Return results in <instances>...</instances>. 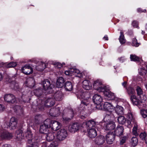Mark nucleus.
<instances>
[{
  "mask_svg": "<svg viewBox=\"0 0 147 147\" xmlns=\"http://www.w3.org/2000/svg\"><path fill=\"white\" fill-rule=\"evenodd\" d=\"M51 120L49 119H46L40 127V131L41 133L47 134L48 133V129L49 127H51L50 125Z\"/></svg>",
  "mask_w": 147,
  "mask_h": 147,
  "instance_id": "f257e3e1",
  "label": "nucleus"
},
{
  "mask_svg": "<svg viewBox=\"0 0 147 147\" xmlns=\"http://www.w3.org/2000/svg\"><path fill=\"white\" fill-rule=\"evenodd\" d=\"M24 134L28 139V143L32 144L33 143H37L38 142V138L35 137L33 138H32V134L31 131L29 129H27L25 133Z\"/></svg>",
  "mask_w": 147,
  "mask_h": 147,
  "instance_id": "f03ea898",
  "label": "nucleus"
},
{
  "mask_svg": "<svg viewBox=\"0 0 147 147\" xmlns=\"http://www.w3.org/2000/svg\"><path fill=\"white\" fill-rule=\"evenodd\" d=\"M93 88L98 92H104L105 90V87L102 85L101 82L96 80L94 82L93 84Z\"/></svg>",
  "mask_w": 147,
  "mask_h": 147,
  "instance_id": "7ed1b4c3",
  "label": "nucleus"
},
{
  "mask_svg": "<svg viewBox=\"0 0 147 147\" xmlns=\"http://www.w3.org/2000/svg\"><path fill=\"white\" fill-rule=\"evenodd\" d=\"M12 137V134L0 127V139L5 140L11 138Z\"/></svg>",
  "mask_w": 147,
  "mask_h": 147,
  "instance_id": "20e7f679",
  "label": "nucleus"
},
{
  "mask_svg": "<svg viewBox=\"0 0 147 147\" xmlns=\"http://www.w3.org/2000/svg\"><path fill=\"white\" fill-rule=\"evenodd\" d=\"M64 113L66 112L67 117L64 116L63 117V120L65 121H68L73 118L74 116V113L72 109H67L64 110Z\"/></svg>",
  "mask_w": 147,
  "mask_h": 147,
  "instance_id": "39448f33",
  "label": "nucleus"
},
{
  "mask_svg": "<svg viewBox=\"0 0 147 147\" xmlns=\"http://www.w3.org/2000/svg\"><path fill=\"white\" fill-rule=\"evenodd\" d=\"M43 88L45 91L52 89L54 87V85L48 79L43 80L41 83Z\"/></svg>",
  "mask_w": 147,
  "mask_h": 147,
  "instance_id": "423d86ee",
  "label": "nucleus"
},
{
  "mask_svg": "<svg viewBox=\"0 0 147 147\" xmlns=\"http://www.w3.org/2000/svg\"><path fill=\"white\" fill-rule=\"evenodd\" d=\"M67 136V131L65 129H61L58 131L57 134V138L60 141L65 139Z\"/></svg>",
  "mask_w": 147,
  "mask_h": 147,
  "instance_id": "0eeeda50",
  "label": "nucleus"
},
{
  "mask_svg": "<svg viewBox=\"0 0 147 147\" xmlns=\"http://www.w3.org/2000/svg\"><path fill=\"white\" fill-rule=\"evenodd\" d=\"M103 110L107 112V113L112 112L114 110V107L110 104L108 102H105L103 105Z\"/></svg>",
  "mask_w": 147,
  "mask_h": 147,
  "instance_id": "6e6552de",
  "label": "nucleus"
},
{
  "mask_svg": "<svg viewBox=\"0 0 147 147\" xmlns=\"http://www.w3.org/2000/svg\"><path fill=\"white\" fill-rule=\"evenodd\" d=\"M115 127V123L113 121H110L105 123L104 127L106 130H113Z\"/></svg>",
  "mask_w": 147,
  "mask_h": 147,
  "instance_id": "1a4fd4ad",
  "label": "nucleus"
},
{
  "mask_svg": "<svg viewBox=\"0 0 147 147\" xmlns=\"http://www.w3.org/2000/svg\"><path fill=\"white\" fill-rule=\"evenodd\" d=\"M115 136L112 132H109L106 136V140L107 143L109 144H112L115 140Z\"/></svg>",
  "mask_w": 147,
  "mask_h": 147,
  "instance_id": "9d476101",
  "label": "nucleus"
},
{
  "mask_svg": "<svg viewBox=\"0 0 147 147\" xmlns=\"http://www.w3.org/2000/svg\"><path fill=\"white\" fill-rule=\"evenodd\" d=\"M4 100L9 103H13L16 102L15 96L11 94L5 95L4 97Z\"/></svg>",
  "mask_w": 147,
  "mask_h": 147,
  "instance_id": "9b49d317",
  "label": "nucleus"
},
{
  "mask_svg": "<svg viewBox=\"0 0 147 147\" xmlns=\"http://www.w3.org/2000/svg\"><path fill=\"white\" fill-rule=\"evenodd\" d=\"M21 70L22 72L26 75L30 74L33 71L32 68L28 65H26L23 67Z\"/></svg>",
  "mask_w": 147,
  "mask_h": 147,
  "instance_id": "f8f14e48",
  "label": "nucleus"
},
{
  "mask_svg": "<svg viewBox=\"0 0 147 147\" xmlns=\"http://www.w3.org/2000/svg\"><path fill=\"white\" fill-rule=\"evenodd\" d=\"M60 108L57 107L56 108H52L50 109L49 113L52 116L57 117L60 114Z\"/></svg>",
  "mask_w": 147,
  "mask_h": 147,
  "instance_id": "ddd939ff",
  "label": "nucleus"
},
{
  "mask_svg": "<svg viewBox=\"0 0 147 147\" xmlns=\"http://www.w3.org/2000/svg\"><path fill=\"white\" fill-rule=\"evenodd\" d=\"M114 118V116L112 112L107 113V114L103 119V121L105 122V123H107V122L110 121H113L112 120Z\"/></svg>",
  "mask_w": 147,
  "mask_h": 147,
  "instance_id": "4468645a",
  "label": "nucleus"
},
{
  "mask_svg": "<svg viewBox=\"0 0 147 147\" xmlns=\"http://www.w3.org/2000/svg\"><path fill=\"white\" fill-rule=\"evenodd\" d=\"M79 129V124L77 123H74L69 126V131L71 132L74 133L78 131Z\"/></svg>",
  "mask_w": 147,
  "mask_h": 147,
  "instance_id": "2eb2a0df",
  "label": "nucleus"
},
{
  "mask_svg": "<svg viewBox=\"0 0 147 147\" xmlns=\"http://www.w3.org/2000/svg\"><path fill=\"white\" fill-rule=\"evenodd\" d=\"M17 124V119L15 117H13L10 119L9 126L12 129H14L16 127Z\"/></svg>",
  "mask_w": 147,
  "mask_h": 147,
  "instance_id": "dca6fc26",
  "label": "nucleus"
},
{
  "mask_svg": "<svg viewBox=\"0 0 147 147\" xmlns=\"http://www.w3.org/2000/svg\"><path fill=\"white\" fill-rule=\"evenodd\" d=\"M50 124L51 125L52 129L54 131L57 130L60 127V123L56 121H51Z\"/></svg>",
  "mask_w": 147,
  "mask_h": 147,
  "instance_id": "f3484780",
  "label": "nucleus"
},
{
  "mask_svg": "<svg viewBox=\"0 0 147 147\" xmlns=\"http://www.w3.org/2000/svg\"><path fill=\"white\" fill-rule=\"evenodd\" d=\"M93 100L95 104L99 105L102 101V99L100 95L95 94L93 97Z\"/></svg>",
  "mask_w": 147,
  "mask_h": 147,
  "instance_id": "a211bd4d",
  "label": "nucleus"
},
{
  "mask_svg": "<svg viewBox=\"0 0 147 147\" xmlns=\"http://www.w3.org/2000/svg\"><path fill=\"white\" fill-rule=\"evenodd\" d=\"M95 142L97 145H102L105 142V137L102 135L98 136L95 138Z\"/></svg>",
  "mask_w": 147,
  "mask_h": 147,
  "instance_id": "6ab92c4d",
  "label": "nucleus"
},
{
  "mask_svg": "<svg viewBox=\"0 0 147 147\" xmlns=\"http://www.w3.org/2000/svg\"><path fill=\"white\" fill-rule=\"evenodd\" d=\"M123 127L122 126H119L117 127L115 131V134L117 136H120L123 134Z\"/></svg>",
  "mask_w": 147,
  "mask_h": 147,
  "instance_id": "aec40b11",
  "label": "nucleus"
},
{
  "mask_svg": "<svg viewBox=\"0 0 147 147\" xmlns=\"http://www.w3.org/2000/svg\"><path fill=\"white\" fill-rule=\"evenodd\" d=\"M87 131L88 136L90 138H94L97 135V132L94 128L90 129Z\"/></svg>",
  "mask_w": 147,
  "mask_h": 147,
  "instance_id": "412c9836",
  "label": "nucleus"
},
{
  "mask_svg": "<svg viewBox=\"0 0 147 147\" xmlns=\"http://www.w3.org/2000/svg\"><path fill=\"white\" fill-rule=\"evenodd\" d=\"M82 86L86 90H90L92 87L91 83L87 80L83 81L82 82Z\"/></svg>",
  "mask_w": 147,
  "mask_h": 147,
  "instance_id": "4be33fe9",
  "label": "nucleus"
},
{
  "mask_svg": "<svg viewBox=\"0 0 147 147\" xmlns=\"http://www.w3.org/2000/svg\"><path fill=\"white\" fill-rule=\"evenodd\" d=\"M96 125V122L93 120H90L86 122V127L87 130L91 128H93Z\"/></svg>",
  "mask_w": 147,
  "mask_h": 147,
  "instance_id": "5701e85b",
  "label": "nucleus"
},
{
  "mask_svg": "<svg viewBox=\"0 0 147 147\" xmlns=\"http://www.w3.org/2000/svg\"><path fill=\"white\" fill-rule=\"evenodd\" d=\"M65 80L62 77H59L56 82V86L58 88H61L64 85Z\"/></svg>",
  "mask_w": 147,
  "mask_h": 147,
  "instance_id": "b1692460",
  "label": "nucleus"
},
{
  "mask_svg": "<svg viewBox=\"0 0 147 147\" xmlns=\"http://www.w3.org/2000/svg\"><path fill=\"white\" fill-rule=\"evenodd\" d=\"M55 103V100L51 98H49L45 101V103L47 106L52 107L53 106Z\"/></svg>",
  "mask_w": 147,
  "mask_h": 147,
  "instance_id": "393cba45",
  "label": "nucleus"
},
{
  "mask_svg": "<svg viewBox=\"0 0 147 147\" xmlns=\"http://www.w3.org/2000/svg\"><path fill=\"white\" fill-rule=\"evenodd\" d=\"M104 92V94L107 97V98L109 100H111L114 98L115 96L114 94L110 91H105Z\"/></svg>",
  "mask_w": 147,
  "mask_h": 147,
  "instance_id": "a878e982",
  "label": "nucleus"
},
{
  "mask_svg": "<svg viewBox=\"0 0 147 147\" xmlns=\"http://www.w3.org/2000/svg\"><path fill=\"white\" fill-rule=\"evenodd\" d=\"M130 99L134 105H138L139 104V100L136 95H133L131 96Z\"/></svg>",
  "mask_w": 147,
  "mask_h": 147,
  "instance_id": "bb28decb",
  "label": "nucleus"
},
{
  "mask_svg": "<svg viewBox=\"0 0 147 147\" xmlns=\"http://www.w3.org/2000/svg\"><path fill=\"white\" fill-rule=\"evenodd\" d=\"M65 88L66 91H70L72 90L73 86L72 83L69 82H67L65 83Z\"/></svg>",
  "mask_w": 147,
  "mask_h": 147,
  "instance_id": "cd10ccee",
  "label": "nucleus"
},
{
  "mask_svg": "<svg viewBox=\"0 0 147 147\" xmlns=\"http://www.w3.org/2000/svg\"><path fill=\"white\" fill-rule=\"evenodd\" d=\"M115 111L116 113L118 115H123L124 113L123 107L119 105H117L116 106Z\"/></svg>",
  "mask_w": 147,
  "mask_h": 147,
  "instance_id": "c85d7f7f",
  "label": "nucleus"
},
{
  "mask_svg": "<svg viewBox=\"0 0 147 147\" xmlns=\"http://www.w3.org/2000/svg\"><path fill=\"white\" fill-rule=\"evenodd\" d=\"M45 136L47 140L50 142L53 140L55 138L54 134L53 133H49L45 134Z\"/></svg>",
  "mask_w": 147,
  "mask_h": 147,
  "instance_id": "c756f323",
  "label": "nucleus"
},
{
  "mask_svg": "<svg viewBox=\"0 0 147 147\" xmlns=\"http://www.w3.org/2000/svg\"><path fill=\"white\" fill-rule=\"evenodd\" d=\"M36 69L39 71H42L46 68V64L43 62H41L39 65L36 67Z\"/></svg>",
  "mask_w": 147,
  "mask_h": 147,
  "instance_id": "7c9ffc66",
  "label": "nucleus"
},
{
  "mask_svg": "<svg viewBox=\"0 0 147 147\" xmlns=\"http://www.w3.org/2000/svg\"><path fill=\"white\" fill-rule=\"evenodd\" d=\"M15 136L16 139L18 140H20L23 137L22 134V132L21 130H18L16 131Z\"/></svg>",
  "mask_w": 147,
  "mask_h": 147,
  "instance_id": "2f4dec72",
  "label": "nucleus"
},
{
  "mask_svg": "<svg viewBox=\"0 0 147 147\" xmlns=\"http://www.w3.org/2000/svg\"><path fill=\"white\" fill-rule=\"evenodd\" d=\"M134 126L132 129V133L135 136H137L138 134V125L136 122L134 123Z\"/></svg>",
  "mask_w": 147,
  "mask_h": 147,
  "instance_id": "473e14b6",
  "label": "nucleus"
},
{
  "mask_svg": "<svg viewBox=\"0 0 147 147\" xmlns=\"http://www.w3.org/2000/svg\"><path fill=\"white\" fill-rule=\"evenodd\" d=\"M62 94L60 91L56 92L54 95L55 99L57 101H59L62 100Z\"/></svg>",
  "mask_w": 147,
  "mask_h": 147,
  "instance_id": "72a5a7b5",
  "label": "nucleus"
},
{
  "mask_svg": "<svg viewBox=\"0 0 147 147\" xmlns=\"http://www.w3.org/2000/svg\"><path fill=\"white\" fill-rule=\"evenodd\" d=\"M120 33V35L119 38V41L121 44H124L125 43L126 40L123 34V32L121 31Z\"/></svg>",
  "mask_w": 147,
  "mask_h": 147,
  "instance_id": "f704fd0d",
  "label": "nucleus"
},
{
  "mask_svg": "<svg viewBox=\"0 0 147 147\" xmlns=\"http://www.w3.org/2000/svg\"><path fill=\"white\" fill-rule=\"evenodd\" d=\"M127 91L128 95L130 96H132L133 95H135V91L134 89L132 88L129 87L127 89Z\"/></svg>",
  "mask_w": 147,
  "mask_h": 147,
  "instance_id": "c9c22d12",
  "label": "nucleus"
},
{
  "mask_svg": "<svg viewBox=\"0 0 147 147\" xmlns=\"http://www.w3.org/2000/svg\"><path fill=\"white\" fill-rule=\"evenodd\" d=\"M43 92L41 88L36 89L34 91V93L35 95L37 97L40 96L42 94Z\"/></svg>",
  "mask_w": 147,
  "mask_h": 147,
  "instance_id": "e433bc0d",
  "label": "nucleus"
},
{
  "mask_svg": "<svg viewBox=\"0 0 147 147\" xmlns=\"http://www.w3.org/2000/svg\"><path fill=\"white\" fill-rule=\"evenodd\" d=\"M87 100H84L82 101L80 105V110H84L85 107L87 105L88 103H87Z\"/></svg>",
  "mask_w": 147,
  "mask_h": 147,
  "instance_id": "4c0bfd02",
  "label": "nucleus"
},
{
  "mask_svg": "<svg viewBox=\"0 0 147 147\" xmlns=\"http://www.w3.org/2000/svg\"><path fill=\"white\" fill-rule=\"evenodd\" d=\"M119 123L121 124H124L126 121V119L123 116H119L117 119Z\"/></svg>",
  "mask_w": 147,
  "mask_h": 147,
  "instance_id": "58836bf2",
  "label": "nucleus"
},
{
  "mask_svg": "<svg viewBox=\"0 0 147 147\" xmlns=\"http://www.w3.org/2000/svg\"><path fill=\"white\" fill-rule=\"evenodd\" d=\"M127 117L129 120H131L134 123L136 122L134 116L132 112H130L127 114Z\"/></svg>",
  "mask_w": 147,
  "mask_h": 147,
  "instance_id": "ea45409f",
  "label": "nucleus"
},
{
  "mask_svg": "<svg viewBox=\"0 0 147 147\" xmlns=\"http://www.w3.org/2000/svg\"><path fill=\"white\" fill-rule=\"evenodd\" d=\"M130 58L131 61H140L141 59L140 58L135 55H131Z\"/></svg>",
  "mask_w": 147,
  "mask_h": 147,
  "instance_id": "a19ab883",
  "label": "nucleus"
},
{
  "mask_svg": "<svg viewBox=\"0 0 147 147\" xmlns=\"http://www.w3.org/2000/svg\"><path fill=\"white\" fill-rule=\"evenodd\" d=\"M138 139L136 137H133L131 139V143L133 146H136L138 143Z\"/></svg>",
  "mask_w": 147,
  "mask_h": 147,
  "instance_id": "79ce46f5",
  "label": "nucleus"
},
{
  "mask_svg": "<svg viewBox=\"0 0 147 147\" xmlns=\"http://www.w3.org/2000/svg\"><path fill=\"white\" fill-rule=\"evenodd\" d=\"M86 94V92H82L81 90H79L76 92V94L78 97L80 98H83L84 97V95Z\"/></svg>",
  "mask_w": 147,
  "mask_h": 147,
  "instance_id": "37998d69",
  "label": "nucleus"
},
{
  "mask_svg": "<svg viewBox=\"0 0 147 147\" xmlns=\"http://www.w3.org/2000/svg\"><path fill=\"white\" fill-rule=\"evenodd\" d=\"M128 136H124L123 137H121L120 139V144L122 145L124 143L126 140L128 139Z\"/></svg>",
  "mask_w": 147,
  "mask_h": 147,
  "instance_id": "c03bdc74",
  "label": "nucleus"
},
{
  "mask_svg": "<svg viewBox=\"0 0 147 147\" xmlns=\"http://www.w3.org/2000/svg\"><path fill=\"white\" fill-rule=\"evenodd\" d=\"M140 45V43L138 42L136 38H133L132 40V45L136 47H138Z\"/></svg>",
  "mask_w": 147,
  "mask_h": 147,
  "instance_id": "a18cd8bd",
  "label": "nucleus"
},
{
  "mask_svg": "<svg viewBox=\"0 0 147 147\" xmlns=\"http://www.w3.org/2000/svg\"><path fill=\"white\" fill-rule=\"evenodd\" d=\"M140 113L143 118H145L147 117V109L142 110H141Z\"/></svg>",
  "mask_w": 147,
  "mask_h": 147,
  "instance_id": "49530a36",
  "label": "nucleus"
},
{
  "mask_svg": "<svg viewBox=\"0 0 147 147\" xmlns=\"http://www.w3.org/2000/svg\"><path fill=\"white\" fill-rule=\"evenodd\" d=\"M136 91L137 94L138 95L141 96L143 94V92L142 89L139 86H138L136 89Z\"/></svg>",
  "mask_w": 147,
  "mask_h": 147,
  "instance_id": "de8ad7c7",
  "label": "nucleus"
},
{
  "mask_svg": "<svg viewBox=\"0 0 147 147\" xmlns=\"http://www.w3.org/2000/svg\"><path fill=\"white\" fill-rule=\"evenodd\" d=\"M147 134L145 132H142L139 135L140 138L142 140H144Z\"/></svg>",
  "mask_w": 147,
  "mask_h": 147,
  "instance_id": "09e8293b",
  "label": "nucleus"
},
{
  "mask_svg": "<svg viewBox=\"0 0 147 147\" xmlns=\"http://www.w3.org/2000/svg\"><path fill=\"white\" fill-rule=\"evenodd\" d=\"M28 82L30 87H32L34 85V80L32 78H31L28 80Z\"/></svg>",
  "mask_w": 147,
  "mask_h": 147,
  "instance_id": "8fccbe9b",
  "label": "nucleus"
},
{
  "mask_svg": "<svg viewBox=\"0 0 147 147\" xmlns=\"http://www.w3.org/2000/svg\"><path fill=\"white\" fill-rule=\"evenodd\" d=\"M58 145V142L57 141H55L51 143L49 145V147H57Z\"/></svg>",
  "mask_w": 147,
  "mask_h": 147,
  "instance_id": "3c124183",
  "label": "nucleus"
},
{
  "mask_svg": "<svg viewBox=\"0 0 147 147\" xmlns=\"http://www.w3.org/2000/svg\"><path fill=\"white\" fill-rule=\"evenodd\" d=\"M17 64L16 62H11L8 64L7 65V67H16Z\"/></svg>",
  "mask_w": 147,
  "mask_h": 147,
  "instance_id": "603ef678",
  "label": "nucleus"
},
{
  "mask_svg": "<svg viewBox=\"0 0 147 147\" xmlns=\"http://www.w3.org/2000/svg\"><path fill=\"white\" fill-rule=\"evenodd\" d=\"M71 72H72V74L73 75H76V74H78L80 73L79 70L74 69H71Z\"/></svg>",
  "mask_w": 147,
  "mask_h": 147,
  "instance_id": "864d4df0",
  "label": "nucleus"
},
{
  "mask_svg": "<svg viewBox=\"0 0 147 147\" xmlns=\"http://www.w3.org/2000/svg\"><path fill=\"white\" fill-rule=\"evenodd\" d=\"M55 67L57 68H60L62 67V65L59 62H56L54 63Z\"/></svg>",
  "mask_w": 147,
  "mask_h": 147,
  "instance_id": "5fc2aeb1",
  "label": "nucleus"
},
{
  "mask_svg": "<svg viewBox=\"0 0 147 147\" xmlns=\"http://www.w3.org/2000/svg\"><path fill=\"white\" fill-rule=\"evenodd\" d=\"M138 22L136 21H134L132 23V25L136 28L138 27Z\"/></svg>",
  "mask_w": 147,
  "mask_h": 147,
  "instance_id": "6e6d98bb",
  "label": "nucleus"
},
{
  "mask_svg": "<svg viewBox=\"0 0 147 147\" xmlns=\"http://www.w3.org/2000/svg\"><path fill=\"white\" fill-rule=\"evenodd\" d=\"M65 74L67 75H71L72 72H71V69L69 71H65Z\"/></svg>",
  "mask_w": 147,
  "mask_h": 147,
  "instance_id": "4d7b16f0",
  "label": "nucleus"
},
{
  "mask_svg": "<svg viewBox=\"0 0 147 147\" xmlns=\"http://www.w3.org/2000/svg\"><path fill=\"white\" fill-rule=\"evenodd\" d=\"M49 144L47 142H43L42 144V147H49Z\"/></svg>",
  "mask_w": 147,
  "mask_h": 147,
  "instance_id": "13d9d810",
  "label": "nucleus"
},
{
  "mask_svg": "<svg viewBox=\"0 0 147 147\" xmlns=\"http://www.w3.org/2000/svg\"><path fill=\"white\" fill-rule=\"evenodd\" d=\"M118 59L120 62L121 63L123 62L125 60L124 57H121L119 58Z\"/></svg>",
  "mask_w": 147,
  "mask_h": 147,
  "instance_id": "bf43d9fd",
  "label": "nucleus"
},
{
  "mask_svg": "<svg viewBox=\"0 0 147 147\" xmlns=\"http://www.w3.org/2000/svg\"><path fill=\"white\" fill-rule=\"evenodd\" d=\"M15 109H18V110H16V111H21L20 107L18 105H16L15 107Z\"/></svg>",
  "mask_w": 147,
  "mask_h": 147,
  "instance_id": "052dcab7",
  "label": "nucleus"
},
{
  "mask_svg": "<svg viewBox=\"0 0 147 147\" xmlns=\"http://www.w3.org/2000/svg\"><path fill=\"white\" fill-rule=\"evenodd\" d=\"M1 147H12L9 144H3Z\"/></svg>",
  "mask_w": 147,
  "mask_h": 147,
  "instance_id": "680f3d73",
  "label": "nucleus"
},
{
  "mask_svg": "<svg viewBox=\"0 0 147 147\" xmlns=\"http://www.w3.org/2000/svg\"><path fill=\"white\" fill-rule=\"evenodd\" d=\"M103 39L105 40H108V38L107 36L106 35L104 36L103 38Z\"/></svg>",
  "mask_w": 147,
  "mask_h": 147,
  "instance_id": "e2e57ef3",
  "label": "nucleus"
},
{
  "mask_svg": "<svg viewBox=\"0 0 147 147\" xmlns=\"http://www.w3.org/2000/svg\"><path fill=\"white\" fill-rule=\"evenodd\" d=\"M137 11L138 12L140 13L142 12V11L141 8H138L137 9Z\"/></svg>",
  "mask_w": 147,
  "mask_h": 147,
  "instance_id": "0e129e2a",
  "label": "nucleus"
},
{
  "mask_svg": "<svg viewBox=\"0 0 147 147\" xmlns=\"http://www.w3.org/2000/svg\"><path fill=\"white\" fill-rule=\"evenodd\" d=\"M127 82H123L122 83V85L124 87H125V86L127 84Z\"/></svg>",
  "mask_w": 147,
  "mask_h": 147,
  "instance_id": "69168bd1",
  "label": "nucleus"
},
{
  "mask_svg": "<svg viewBox=\"0 0 147 147\" xmlns=\"http://www.w3.org/2000/svg\"><path fill=\"white\" fill-rule=\"evenodd\" d=\"M34 143H33V144H30V145H28L27 147H33L32 145H34Z\"/></svg>",
  "mask_w": 147,
  "mask_h": 147,
  "instance_id": "338daca9",
  "label": "nucleus"
},
{
  "mask_svg": "<svg viewBox=\"0 0 147 147\" xmlns=\"http://www.w3.org/2000/svg\"><path fill=\"white\" fill-rule=\"evenodd\" d=\"M145 88H146V90H147V82H146L145 83Z\"/></svg>",
  "mask_w": 147,
  "mask_h": 147,
  "instance_id": "774afa93",
  "label": "nucleus"
}]
</instances>
